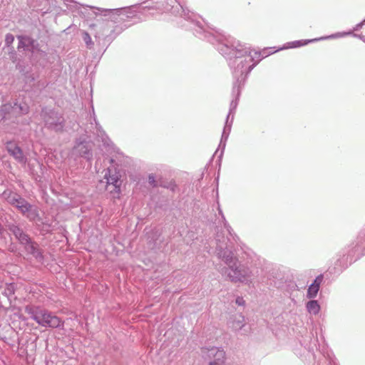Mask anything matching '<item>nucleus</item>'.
Returning <instances> with one entry per match:
<instances>
[{"instance_id": "obj_15", "label": "nucleus", "mask_w": 365, "mask_h": 365, "mask_svg": "<svg viewBox=\"0 0 365 365\" xmlns=\"http://www.w3.org/2000/svg\"><path fill=\"white\" fill-rule=\"evenodd\" d=\"M9 229L11 232H13V234L16 236V237L20 236L21 234L23 233V231L19 227H18L17 226L14 225H10L9 227Z\"/></svg>"}, {"instance_id": "obj_1", "label": "nucleus", "mask_w": 365, "mask_h": 365, "mask_svg": "<svg viewBox=\"0 0 365 365\" xmlns=\"http://www.w3.org/2000/svg\"><path fill=\"white\" fill-rule=\"evenodd\" d=\"M25 312L41 327L54 329L62 327L64 323L61 318L39 306L27 305Z\"/></svg>"}, {"instance_id": "obj_19", "label": "nucleus", "mask_w": 365, "mask_h": 365, "mask_svg": "<svg viewBox=\"0 0 365 365\" xmlns=\"http://www.w3.org/2000/svg\"><path fill=\"white\" fill-rule=\"evenodd\" d=\"M86 36L88 39H91L90 36L88 34H86Z\"/></svg>"}, {"instance_id": "obj_14", "label": "nucleus", "mask_w": 365, "mask_h": 365, "mask_svg": "<svg viewBox=\"0 0 365 365\" xmlns=\"http://www.w3.org/2000/svg\"><path fill=\"white\" fill-rule=\"evenodd\" d=\"M232 326L235 329H240L244 326V317L239 315L237 320L234 321Z\"/></svg>"}, {"instance_id": "obj_18", "label": "nucleus", "mask_w": 365, "mask_h": 365, "mask_svg": "<svg viewBox=\"0 0 365 365\" xmlns=\"http://www.w3.org/2000/svg\"><path fill=\"white\" fill-rule=\"evenodd\" d=\"M236 303L239 305H242L244 304V300L242 298H238L236 299Z\"/></svg>"}, {"instance_id": "obj_11", "label": "nucleus", "mask_w": 365, "mask_h": 365, "mask_svg": "<svg viewBox=\"0 0 365 365\" xmlns=\"http://www.w3.org/2000/svg\"><path fill=\"white\" fill-rule=\"evenodd\" d=\"M316 39H309V40H303L302 39V40L294 41L288 43L287 48H294L302 47V46L307 45L310 42L314 41Z\"/></svg>"}, {"instance_id": "obj_2", "label": "nucleus", "mask_w": 365, "mask_h": 365, "mask_svg": "<svg viewBox=\"0 0 365 365\" xmlns=\"http://www.w3.org/2000/svg\"><path fill=\"white\" fill-rule=\"evenodd\" d=\"M105 178L106 179L108 186L113 185V190H110V192H116L117 194L120 193V175L115 170H108V173L105 175Z\"/></svg>"}, {"instance_id": "obj_13", "label": "nucleus", "mask_w": 365, "mask_h": 365, "mask_svg": "<svg viewBox=\"0 0 365 365\" xmlns=\"http://www.w3.org/2000/svg\"><path fill=\"white\" fill-rule=\"evenodd\" d=\"M19 199V195L14 192H10L6 197V200L8 202L12 205H15L16 202H18V200Z\"/></svg>"}, {"instance_id": "obj_6", "label": "nucleus", "mask_w": 365, "mask_h": 365, "mask_svg": "<svg viewBox=\"0 0 365 365\" xmlns=\"http://www.w3.org/2000/svg\"><path fill=\"white\" fill-rule=\"evenodd\" d=\"M23 214H26L27 217L34 219L37 215L36 210L32 211V206L29 205L24 199L19 196L18 202L14 205Z\"/></svg>"}, {"instance_id": "obj_17", "label": "nucleus", "mask_w": 365, "mask_h": 365, "mask_svg": "<svg viewBox=\"0 0 365 365\" xmlns=\"http://www.w3.org/2000/svg\"><path fill=\"white\" fill-rule=\"evenodd\" d=\"M163 186L170 187L172 190H174L175 187H176V185L173 182H170L169 185H163Z\"/></svg>"}, {"instance_id": "obj_8", "label": "nucleus", "mask_w": 365, "mask_h": 365, "mask_svg": "<svg viewBox=\"0 0 365 365\" xmlns=\"http://www.w3.org/2000/svg\"><path fill=\"white\" fill-rule=\"evenodd\" d=\"M323 280V276L319 275L314 280V282L309 286L307 291V297L314 298L317 296L319 289L320 284Z\"/></svg>"}, {"instance_id": "obj_9", "label": "nucleus", "mask_w": 365, "mask_h": 365, "mask_svg": "<svg viewBox=\"0 0 365 365\" xmlns=\"http://www.w3.org/2000/svg\"><path fill=\"white\" fill-rule=\"evenodd\" d=\"M19 48L31 50L34 47V41L28 36H19Z\"/></svg>"}, {"instance_id": "obj_3", "label": "nucleus", "mask_w": 365, "mask_h": 365, "mask_svg": "<svg viewBox=\"0 0 365 365\" xmlns=\"http://www.w3.org/2000/svg\"><path fill=\"white\" fill-rule=\"evenodd\" d=\"M228 276L233 282H242L248 276V271L241 266H230Z\"/></svg>"}, {"instance_id": "obj_7", "label": "nucleus", "mask_w": 365, "mask_h": 365, "mask_svg": "<svg viewBox=\"0 0 365 365\" xmlns=\"http://www.w3.org/2000/svg\"><path fill=\"white\" fill-rule=\"evenodd\" d=\"M6 149L8 152L16 160L20 163L24 162V157L23 153L19 147H18L14 143H8L6 145Z\"/></svg>"}, {"instance_id": "obj_16", "label": "nucleus", "mask_w": 365, "mask_h": 365, "mask_svg": "<svg viewBox=\"0 0 365 365\" xmlns=\"http://www.w3.org/2000/svg\"><path fill=\"white\" fill-rule=\"evenodd\" d=\"M148 181L150 185L153 186H156L157 184L155 182V176L153 175H150L148 177Z\"/></svg>"}, {"instance_id": "obj_12", "label": "nucleus", "mask_w": 365, "mask_h": 365, "mask_svg": "<svg viewBox=\"0 0 365 365\" xmlns=\"http://www.w3.org/2000/svg\"><path fill=\"white\" fill-rule=\"evenodd\" d=\"M307 309L309 313L317 314L320 310V307L317 301L312 300L307 304Z\"/></svg>"}, {"instance_id": "obj_5", "label": "nucleus", "mask_w": 365, "mask_h": 365, "mask_svg": "<svg viewBox=\"0 0 365 365\" xmlns=\"http://www.w3.org/2000/svg\"><path fill=\"white\" fill-rule=\"evenodd\" d=\"M19 242L25 246L26 250L36 257L41 256V253L39 252L37 245L32 242L27 235L25 233L21 234L20 236L16 237Z\"/></svg>"}, {"instance_id": "obj_4", "label": "nucleus", "mask_w": 365, "mask_h": 365, "mask_svg": "<svg viewBox=\"0 0 365 365\" xmlns=\"http://www.w3.org/2000/svg\"><path fill=\"white\" fill-rule=\"evenodd\" d=\"M19 242L25 246L26 250L36 257L41 256V253L39 252L37 245L32 242L27 235L25 233L21 234L20 236L16 237Z\"/></svg>"}, {"instance_id": "obj_10", "label": "nucleus", "mask_w": 365, "mask_h": 365, "mask_svg": "<svg viewBox=\"0 0 365 365\" xmlns=\"http://www.w3.org/2000/svg\"><path fill=\"white\" fill-rule=\"evenodd\" d=\"M214 351H215V356L217 361L211 362L209 365H222L225 359V352L220 349H215Z\"/></svg>"}]
</instances>
